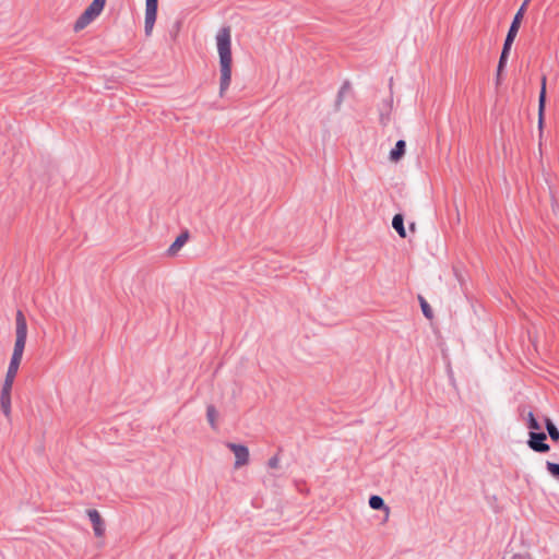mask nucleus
<instances>
[{
  "instance_id": "4468645a",
  "label": "nucleus",
  "mask_w": 559,
  "mask_h": 559,
  "mask_svg": "<svg viewBox=\"0 0 559 559\" xmlns=\"http://www.w3.org/2000/svg\"><path fill=\"white\" fill-rule=\"evenodd\" d=\"M511 47H512L511 44H507V43L503 44L502 51H501L499 62H498V68H497L498 75L500 74V72L503 70V68L507 64Z\"/></svg>"
},
{
  "instance_id": "7ed1b4c3",
  "label": "nucleus",
  "mask_w": 559,
  "mask_h": 559,
  "mask_svg": "<svg viewBox=\"0 0 559 559\" xmlns=\"http://www.w3.org/2000/svg\"><path fill=\"white\" fill-rule=\"evenodd\" d=\"M547 436L542 431H530V438L527 440L528 447L537 453H546L550 450L548 443H546Z\"/></svg>"
},
{
  "instance_id": "9b49d317",
  "label": "nucleus",
  "mask_w": 559,
  "mask_h": 559,
  "mask_svg": "<svg viewBox=\"0 0 559 559\" xmlns=\"http://www.w3.org/2000/svg\"><path fill=\"white\" fill-rule=\"evenodd\" d=\"M406 142L404 140H399L394 147L390 151V159L392 162H399L405 154Z\"/></svg>"
},
{
  "instance_id": "f03ea898",
  "label": "nucleus",
  "mask_w": 559,
  "mask_h": 559,
  "mask_svg": "<svg viewBox=\"0 0 559 559\" xmlns=\"http://www.w3.org/2000/svg\"><path fill=\"white\" fill-rule=\"evenodd\" d=\"M216 44L221 66L219 94L223 95L231 81V36L229 27H223L218 31Z\"/></svg>"
},
{
  "instance_id": "aec40b11",
  "label": "nucleus",
  "mask_w": 559,
  "mask_h": 559,
  "mask_svg": "<svg viewBox=\"0 0 559 559\" xmlns=\"http://www.w3.org/2000/svg\"><path fill=\"white\" fill-rule=\"evenodd\" d=\"M527 427L531 431H537L540 429V425L532 412L527 414Z\"/></svg>"
},
{
  "instance_id": "6e6552de",
  "label": "nucleus",
  "mask_w": 559,
  "mask_h": 559,
  "mask_svg": "<svg viewBox=\"0 0 559 559\" xmlns=\"http://www.w3.org/2000/svg\"><path fill=\"white\" fill-rule=\"evenodd\" d=\"M87 515H88L90 521L93 524V530H94L95 535L98 537L103 536V534L105 532V527H104V524H103V521H102V518H100V514L98 513V511L95 509H90V510H87Z\"/></svg>"
},
{
  "instance_id": "f257e3e1",
  "label": "nucleus",
  "mask_w": 559,
  "mask_h": 559,
  "mask_svg": "<svg viewBox=\"0 0 559 559\" xmlns=\"http://www.w3.org/2000/svg\"><path fill=\"white\" fill-rule=\"evenodd\" d=\"M15 343L13 348V354L7 370L5 379L1 389V392H8L11 393L12 385L14 382V379L16 377L22 357L23 352L26 344L27 338V322L26 319L21 310L16 312L15 318Z\"/></svg>"
},
{
  "instance_id": "f8f14e48",
  "label": "nucleus",
  "mask_w": 559,
  "mask_h": 559,
  "mask_svg": "<svg viewBox=\"0 0 559 559\" xmlns=\"http://www.w3.org/2000/svg\"><path fill=\"white\" fill-rule=\"evenodd\" d=\"M189 238L188 231L181 233L168 248V254L175 255Z\"/></svg>"
},
{
  "instance_id": "5701e85b",
  "label": "nucleus",
  "mask_w": 559,
  "mask_h": 559,
  "mask_svg": "<svg viewBox=\"0 0 559 559\" xmlns=\"http://www.w3.org/2000/svg\"><path fill=\"white\" fill-rule=\"evenodd\" d=\"M106 0H93L92 3L88 5L92 8L97 14H100L104 7H105Z\"/></svg>"
},
{
  "instance_id": "2eb2a0df",
  "label": "nucleus",
  "mask_w": 559,
  "mask_h": 559,
  "mask_svg": "<svg viewBox=\"0 0 559 559\" xmlns=\"http://www.w3.org/2000/svg\"><path fill=\"white\" fill-rule=\"evenodd\" d=\"M0 406L2 413L9 417L11 413V393L1 392L0 393Z\"/></svg>"
},
{
  "instance_id": "a878e982",
  "label": "nucleus",
  "mask_w": 559,
  "mask_h": 559,
  "mask_svg": "<svg viewBox=\"0 0 559 559\" xmlns=\"http://www.w3.org/2000/svg\"><path fill=\"white\" fill-rule=\"evenodd\" d=\"M530 1L531 0H524L522 5L520 7V8H523V13L525 12V8H526V5L528 4Z\"/></svg>"
},
{
  "instance_id": "1a4fd4ad",
  "label": "nucleus",
  "mask_w": 559,
  "mask_h": 559,
  "mask_svg": "<svg viewBox=\"0 0 559 559\" xmlns=\"http://www.w3.org/2000/svg\"><path fill=\"white\" fill-rule=\"evenodd\" d=\"M546 106V76L542 78V86L538 96V127L542 129L544 122V111Z\"/></svg>"
},
{
  "instance_id": "6ab92c4d",
  "label": "nucleus",
  "mask_w": 559,
  "mask_h": 559,
  "mask_svg": "<svg viewBox=\"0 0 559 559\" xmlns=\"http://www.w3.org/2000/svg\"><path fill=\"white\" fill-rule=\"evenodd\" d=\"M350 86H349V83L348 82H344L343 85L341 86L338 93H337V97H336V100H335V107L338 108L343 102V98L345 96V94L349 91Z\"/></svg>"
},
{
  "instance_id": "393cba45",
  "label": "nucleus",
  "mask_w": 559,
  "mask_h": 559,
  "mask_svg": "<svg viewBox=\"0 0 559 559\" xmlns=\"http://www.w3.org/2000/svg\"><path fill=\"white\" fill-rule=\"evenodd\" d=\"M278 462H280L278 457H277V456H273V457H271V459L269 460V463H267V464H269V466H270L271 468H275V467H277Z\"/></svg>"
},
{
  "instance_id": "4be33fe9",
  "label": "nucleus",
  "mask_w": 559,
  "mask_h": 559,
  "mask_svg": "<svg viewBox=\"0 0 559 559\" xmlns=\"http://www.w3.org/2000/svg\"><path fill=\"white\" fill-rule=\"evenodd\" d=\"M419 301H420V307H421V311H423L424 316L428 319H431L432 310H431L429 304L427 302V300L425 298H423L421 296H419Z\"/></svg>"
},
{
  "instance_id": "ddd939ff",
  "label": "nucleus",
  "mask_w": 559,
  "mask_h": 559,
  "mask_svg": "<svg viewBox=\"0 0 559 559\" xmlns=\"http://www.w3.org/2000/svg\"><path fill=\"white\" fill-rule=\"evenodd\" d=\"M392 227L399 234L400 237H406V230L404 227V217L402 214H395L392 219Z\"/></svg>"
},
{
  "instance_id": "423d86ee",
  "label": "nucleus",
  "mask_w": 559,
  "mask_h": 559,
  "mask_svg": "<svg viewBox=\"0 0 559 559\" xmlns=\"http://www.w3.org/2000/svg\"><path fill=\"white\" fill-rule=\"evenodd\" d=\"M522 19H523V8H520L511 22V25L507 33L504 43L511 44V45L513 44V41L518 35Z\"/></svg>"
},
{
  "instance_id": "a211bd4d",
  "label": "nucleus",
  "mask_w": 559,
  "mask_h": 559,
  "mask_svg": "<svg viewBox=\"0 0 559 559\" xmlns=\"http://www.w3.org/2000/svg\"><path fill=\"white\" fill-rule=\"evenodd\" d=\"M369 507L373 510H389V508L384 503L383 498L378 495L370 496Z\"/></svg>"
},
{
  "instance_id": "412c9836",
  "label": "nucleus",
  "mask_w": 559,
  "mask_h": 559,
  "mask_svg": "<svg viewBox=\"0 0 559 559\" xmlns=\"http://www.w3.org/2000/svg\"><path fill=\"white\" fill-rule=\"evenodd\" d=\"M546 468L549 474L559 481V463L546 462Z\"/></svg>"
},
{
  "instance_id": "0eeeda50",
  "label": "nucleus",
  "mask_w": 559,
  "mask_h": 559,
  "mask_svg": "<svg viewBox=\"0 0 559 559\" xmlns=\"http://www.w3.org/2000/svg\"><path fill=\"white\" fill-rule=\"evenodd\" d=\"M99 14L95 12L92 8L87 7L84 12L78 17L74 23V31L79 32L85 28L94 19H96Z\"/></svg>"
},
{
  "instance_id": "b1692460",
  "label": "nucleus",
  "mask_w": 559,
  "mask_h": 559,
  "mask_svg": "<svg viewBox=\"0 0 559 559\" xmlns=\"http://www.w3.org/2000/svg\"><path fill=\"white\" fill-rule=\"evenodd\" d=\"M106 0H93L92 3L88 5L92 8L97 14H100L104 7H105Z\"/></svg>"
},
{
  "instance_id": "20e7f679",
  "label": "nucleus",
  "mask_w": 559,
  "mask_h": 559,
  "mask_svg": "<svg viewBox=\"0 0 559 559\" xmlns=\"http://www.w3.org/2000/svg\"><path fill=\"white\" fill-rule=\"evenodd\" d=\"M158 0H145V21L144 29L145 34L150 35L154 27L157 16Z\"/></svg>"
},
{
  "instance_id": "f3484780",
  "label": "nucleus",
  "mask_w": 559,
  "mask_h": 559,
  "mask_svg": "<svg viewBox=\"0 0 559 559\" xmlns=\"http://www.w3.org/2000/svg\"><path fill=\"white\" fill-rule=\"evenodd\" d=\"M545 428L549 435V438L552 440V441H558L559 440V429L557 428V426L554 424V421L546 417L545 418Z\"/></svg>"
},
{
  "instance_id": "9d476101",
  "label": "nucleus",
  "mask_w": 559,
  "mask_h": 559,
  "mask_svg": "<svg viewBox=\"0 0 559 559\" xmlns=\"http://www.w3.org/2000/svg\"><path fill=\"white\" fill-rule=\"evenodd\" d=\"M392 110V99H385L379 107V120L382 126H386L390 122V116Z\"/></svg>"
},
{
  "instance_id": "39448f33",
  "label": "nucleus",
  "mask_w": 559,
  "mask_h": 559,
  "mask_svg": "<svg viewBox=\"0 0 559 559\" xmlns=\"http://www.w3.org/2000/svg\"><path fill=\"white\" fill-rule=\"evenodd\" d=\"M227 447L235 454V467H240L248 463L249 450L246 445L229 442L227 443Z\"/></svg>"
},
{
  "instance_id": "dca6fc26",
  "label": "nucleus",
  "mask_w": 559,
  "mask_h": 559,
  "mask_svg": "<svg viewBox=\"0 0 559 559\" xmlns=\"http://www.w3.org/2000/svg\"><path fill=\"white\" fill-rule=\"evenodd\" d=\"M217 418H218V412L215 408L214 405H207L206 407V419L211 426L212 429H217Z\"/></svg>"
}]
</instances>
